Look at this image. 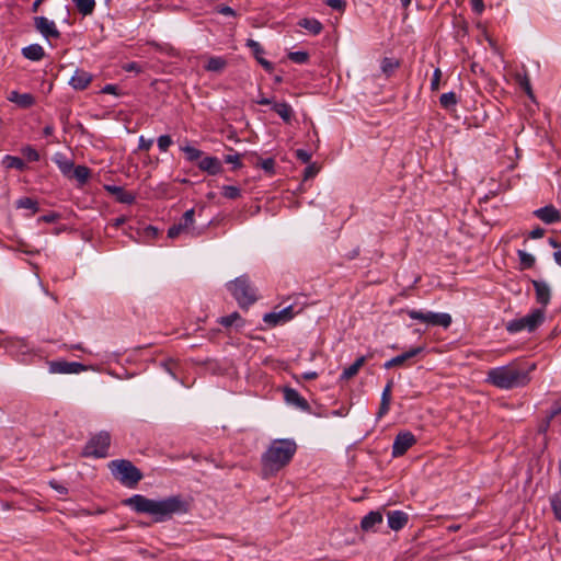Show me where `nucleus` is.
I'll use <instances>...</instances> for the list:
<instances>
[{"label":"nucleus","mask_w":561,"mask_h":561,"mask_svg":"<svg viewBox=\"0 0 561 561\" xmlns=\"http://www.w3.org/2000/svg\"><path fill=\"white\" fill-rule=\"evenodd\" d=\"M124 504L137 513L148 514L157 523L164 522L174 514H184L188 511V504L181 495H173L162 500L148 499L141 494H134L126 499Z\"/></svg>","instance_id":"f257e3e1"},{"label":"nucleus","mask_w":561,"mask_h":561,"mask_svg":"<svg viewBox=\"0 0 561 561\" xmlns=\"http://www.w3.org/2000/svg\"><path fill=\"white\" fill-rule=\"evenodd\" d=\"M297 450V444L291 438L274 439L262 455V472L265 478L276 474L287 466Z\"/></svg>","instance_id":"f03ea898"},{"label":"nucleus","mask_w":561,"mask_h":561,"mask_svg":"<svg viewBox=\"0 0 561 561\" xmlns=\"http://www.w3.org/2000/svg\"><path fill=\"white\" fill-rule=\"evenodd\" d=\"M529 380L528 370L520 368L515 363L491 368L486 374L489 383L505 390L526 386Z\"/></svg>","instance_id":"7ed1b4c3"},{"label":"nucleus","mask_w":561,"mask_h":561,"mask_svg":"<svg viewBox=\"0 0 561 561\" xmlns=\"http://www.w3.org/2000/svg\"><path fill=\"white\" fill-rule=\"evenodd\" d=\"M112 476L127 488H135L142 479L140 470L126 459H115L108 462Z\"/></svg>","instance_id":"20e7f679"},{"label":"nucleus","mask_w":561,"mask_h":561,"mask_svg":"<svg viewBox=\"0 0 561 561\" xmlns=\"http://www.w3.org/2000/svg\"><path fill=\"white\" fill-rule=\"evenodd\" d=\"M227 288L241 308L251 306L257 299L256 290L251 285L247 275L239 276L234 280L229 282Z\"/></svg>","instance_id":"39448f33"},{"label":"nucleus","mask_w":561,"mask_h":561,"mask_svg":"<svg viewBox=\"0 0 561 561\" xmlns=\"http://www.w3.org/2000/svg\"><path fill=\"white\" fill-rule=\"evenodd\" d=\"M546 314L543 309H534L528 314L513 319L505 324V329L511 334L523 331L531 333L536 331L545 321Z\"/></svg>","instance_id":"423d86ee"},{"label":"nucleus","mask_w":561,"mask_h":561,"mask_svg":"<svg viewBox=\"0 0 561 561\" xmlns=\"http://www.w3.org/2000/svg\"><path fill=\"white\" fill-rule=\"evenodd\" d=\"M407 313L410 319L417 320L432 327H442L447 329L453 321L451 316L447 312H434L411 309L408 310Z\"/></svg>","instance_id":"0eeeda50"},{"label":"nucleus","mask_w":561,"mask_h":561,"mask_svg":"<svg viewBox=\"0 0 561 561\" xmlns=\"http://www.w3.org/2000/svg\"><path fill=\"white\" fill-rule=\"evenodd\" d=\"M111 436L107 432H100L87 443L83 455L94 458H105L108 455Z\"/></svg>","instance_id":"6e6552de"},{"label":"nucleus","mask_w":561,"mask_h":561,"mask_svg":"<svg viewBox=\"0 0 561 561\" xmlns=\"http://www.w3.org/2000/svg\"><path fill=\"white\" fill-rule=\"evenodd\" d=\"M415 443L416 438L411 432L398 433L392 445V457L403 456Z\"/></svg>","instance_id":"1a4fd4ad"},{"label":"nucleus","mask_w":561,"mask_h":561,"mask_svg":"<svg viewBox=\"0 0 561 561\" xmlns=\"http://www.w3.org/2000/svg\"><path fill=\"white\" fill-rule=\"evenodd\" d=\"M294 318L293 306H287L279 311L265 313L263 321L270 327H276L290 321Z\"/></svg>","instance_id":"9d476101"},{"label":"nucleus","mask_w":561,"mask_h":561,"mask_svg":"<svg viewBox=\"0 0 561 561\" xmlns=\"http://www.w3.org/2000/svg\"><path fill=\"white\" fill-rule=\"evenodd\" d=\"M36 30L46 38H59L60 32L58 31L54 21L45 16H36L34 19Z\"/></svg>","instance_id":"9b49d317"},{"label":"nucleus","mask_w":561,"mask_h":561,"mask_svg":"<svg viewBox=\"0 0 561 561\" xmlns=\"http://www.w3.org/2000/svg\"><path fill=\"white\" fill-rule=\"evenodd\" d=\"M284 399L287 404L293 405L301 411L308 412L310 410V404L308 401L293 388L284 389Z\"/></svg>","instance_id":"f8f14e48"},{"label":"nucleus","mask_w":561,"mask_h":561,"mask_svg":"<svg viewBox=\"0 0 561 561\" xmlns=\"http://www.w3.org/2000/svg\"><path fill=\"white\" fill-rule=\"evenodd\" d=\"M85 366L77 362H51L50 371L56 374H79Z\"/></svg>","instance_id":"ddd939ff"},{"label":"nucleus","mask_w":561,"mask_h":561,"mask_svg":"<svg viewBox=\"0 0 561 561\" xmlns=\"http://www.w3.org/2000/svg\"><path fill=\"white\" fill-rule=\"evenodd\" d=\"M534 215L545 224H554L561 220V213L553 205H547L534 211Z\"/></svg>","instance_id":"4468645a"},{"label":"nucleus","mask_w":561,"mask_h":561,"mask_svg":"<svg viewBox=\"0 0 561 561\" xmlns=\"http://www.w3.org/2000/svg\"><path fill=\"white\" fill-rule=\"evenodd\" d=\"M247 47H249L252 51V54L254 55L255 59L257 60V62L267 71V72H272L273 69H274V66L271 61L266 60L264 57H263V54H264V49L263 47L261 46V44L254 39H248L247 41Z\"/></svg>","instance_id":"2eb2a0df"},{"label":"nucleus","mask_w":561,"mask_h":561,"mask_svg":"<svg viewBox=\"0 0 561 561\" xmlns=\"http://www.w3.org/2000/svg\"><path fill=\"white\" fill-rule=\"evenodd\" d=\"M104 190L111 195L115 196L116 201L123 204H133L135 202V194L125 191L122 186L112 184L104 185Z\"/></svg>","instance_id":"dca6fc26"},{"label":"nucleus","mask_w":561,"mask_h":561,"mask_svg":"<svg viewBox=\"0 0 561 561\" xmlns=\"http://www.w3.org/2000/svg\"><path fill=\"white\" fill-rule=\"evenodd\" d=\"M195 210L194 208H191L186 210L180 221L178 224H174L176 227H179V230L182 233H188L191 236H196L194 222H195Z\"/></svg>","instance_id":"f3484780"},{"label":"nucleus","mask_w":561,"mask_h":561,"mask_svg":"<svg viewBox=\"0 0 561 561\" xmlns=\"http://www.w3.org/2000/svg\"><path fill=\"white\" fill-rule=\"evenodd\" d=\"M92 81V76L84 70L77 69L69 80V84L75 90H84Z\"/></svg>","instance_id":"a211bd4d"},{"label":"nucleus","mask_w":561,"mask_h":561,"mask_svg":"<svg viewBox=\"0 0 561 561\" xmlns=\"http://www.w3.org/2000/svg\"><path fill=\"white\" fill-rule=\"evenodd\" d=\"M383 522L380 512H370L365 515L360 522L362 529L365 531H376L377 527Z\"/></svg>","instance_id":"6ab92c4d"},{"label":"nucleus","mask_w":561,"mask_h":561,"mask_svg":"<svg viewBox=\"0 0 561 561\" xmlns=\"http://www.w3.org/2000/svg\"><path fill=\"white\" fill-rule=\"evenodd\" d=\"M198 168L210 175H216L221 172V162L216 157H205L198 161Z\"/></svg>","instance_id":"aec40b11"},{"label":"nucleus","mask_w":561,"mask_h":561,"mask_svg":"<svg viewBox=\"0 0 561 561\" xmlns=\"http://www.w3.org/2000/svg\"><path fill=\"white\" fill-rule=\"evenodd\" d=\"M7 99L22 108H28L35 103L31 93H19L18 91H11Z\"/></svg>","instance_id":"412c9836"},{"label":"nucleus","mask_w":561,"mask_h":561,"mask_svg":"<svg viewBox=\"0 0 561 561\" xmlns=\"http://www.w3.org/2000/svg\"><path fill=\"white\" fill-rule=\"evenodd\" d=\"M533 285L535 287L537 301L542 306H547L550 301L549 285L542 280H533Z\"/></svg>","instance_id":"4be33fe9"},{"label":"nucleus","mask_w":561,"mask_h":561,"mask_svg":"<svg viewBox=\"0 0 561 561\" xmlns=\"http://www.w3.org/2000/svg\"><path fill=\"white\" fill-rule=\"evenodd\" d=\"M408 523V515L402 511H392L388 513V526L392 530L402 529Z\"/></svg>","instance_id":"5701e85b"},{"label":"nucleus","mask_w":561,"mask_h":561,"mask_svg":"<svg viewBox=\"0 0 561 561\" xmlns=\"http://www.w3.org/2000/svg\"><path fill=\"white\" fill-rule=\"evenodd\" d=\"M53 161L57 164V167L59 168L60 172L64 175H66V176L70 175V173L75 167V163L71 159H69L66 154H64L61 152H57L54 154Z\"/></svg>","instance_id":"b1692460"},{"label":"nucleus","mask_w":561,"mask_h":561,"mask_svg":"<svg viewBox=\"0 0 561 561\" xmlns=\"http://www.w3.org/2000/svg\"><path fill=\"white\" fill-rule=\"evenodd\" d=\"M272 110L287 124H289L295 116L291 105L286 102L274 103Z\"/></svg>","instance_id":"393cba45"},{"label":"nucleus","mask_w":561,"mask_h":561,"mask_svg":"<svg viewBox=\"0 0 561 561\" xmlns=\"http://www.w3.org/2000/svg\"><path fill=\"white\" fill-rule=\"evenodd\" d=\"M22 55L28 60L38 61L43 59L45 51L39 44H31L22 48Z\"/></svg>","instance_id":"a878e982"},{"label":"nucleus","mask_w":561,"mask_h":561,"mask_svg":"<svg viewBox=\"0 0 561 561\" xmlns=\"http://www.w3.org/2000/svg\"><path fill=\"white\" fill-rule=\"evenodd\" d=\"M365 362H366L365 356L358 357L352 365H350L348 367L343 369V371L340 376V379L348 380V379L353 378L354 376H356L358 374L359 369L362 368V366L365 364Z\"/></svg>","instance_id":"bb28decb"},{"label":"nucleus","mask_w":561,"mask_h":561,"mask_svg":"<svg viewBox=\"0 0 561 561\" xmlns=\"http://www.w3.org/2000/svg\"><path fill=\"white\" fill-rule=\"evenodd\" d=\"M298 25L305 30H307L309 33H311L312 35H318L321 33L323 26L321 24L320 21H318L317 19H309V18H306V19H301L299 22H298Z\"/></svg>","instance_id":"cd10ccee"},{"label":"nucleus","mask_w":561,"mask_h":561,"mask_svg":"<svg viewBox=\"0 0 561 561\" xmlns=\"http://www.w3.org/2000/svg\"><path fill=\"white\" fill-rule=\"evenodd\" d=\"M78 12L81 13L83 16L91 15L94 10L96 2L95 0H71Z\"/></svg>","instance_id":"c85d7f7f"},{"label":"nucleus","mask_w":561,"mask_h":561,"mask_svg":"<svg viewBox=\"0 0 561 561\" xmlns=\"http://www.w3.org/2000/svg\"><path fill=\"white\" fill-rule=\"evenodd\" d=\"M423 352V347L419 346V347H413L396 357H392L393 359V363L397 366H402L404 365L409 359L415 357L416 355H419L420 353Z\"/></svg>","instance_id":"c756f323"},{"label":"nucleus","mask_w":561,"mask_h":561,"mask_svg":"<svg viewBox=\"0 0 561 561\" xmlns=\"http://www.w3.org/2000/svg\"><path fill=\"white\" fill-rule=\"evenodd\" d=\"M227 66V60L222 57H210L205 65V69L211 72H220Z\"/></svg>","instance_id":"7c9ffc66"},{"label":"nucleus","mask_w":561,"mask_h":561,"mask_svg":"<svg viewBox=\"0 0 561 561\" xmlns=\"http://www.w3.org/2000/svg\"><path fill=\"white\" fill-rule=\"evenodd\" d=\"M2 164L7 169H16L20 171H23L25 169V163L21 158L10 154L3 157Z\"/></svg>","instance_id":"2f4dec72"},{"label":"nucleus","mask_w":561,"mask_h":561,"mask_svg":"<svg viewBox=\"0 0 561 561\" xmlns=\"http://www.w3.org/2000/svg\"><path fill=\"white\" fill-rule=\"evenodd\" d=\"M159 234V229L153 226H147L142 229L138 230V236L141 239V242L149 243L154 240Z\"/></svg>","instance_id":"473e14b6"},{"label":"nucleus","mask_w":561,"mask_h":561,"mask_svg":"<svg viewBox=\"0 0 561 561\" xmlns=\"http://www.w3.org/2000/svg\"><path fill=\"white\" fill-rule=\"evenodd\" d=\"M517 255L522 270L531 268L536 263L535 256L524 250H517Z\"/></svg>","instance_id":"72a5a7b5"},{"label":"nucleus","mask_w":561,"mask_h":561,"mask_svg":"<svg viewBox=\"0 0 561 561\" xmlns=\"http://www.w3.org/2000/svg\"><path fill=\"white\" fill-rule=\"evenodd\" d=\"M458 103V99L455 92L443 93L439 98V104L445 110L454 108Z\"/></svg>","instance_id":"f704fd0d"},{"label":"nucleus","mask_w":561,"mask_h":561,"mask_svg":"<svg viewBox=\"0 0 561 561\" xmlns=\"http://www.w3.org/2000/svg\"><path fill=\"white\" fill-rule=\"evenodd\" d=\"M181 150L184 152L186 160L190 162H195L197 160H201V158L203 156L202 150H199L195 147H192L190 145L182 146Z\"/></svg>","instance_id":"c9c22d12"},{"label":"nucleus","mask_w":561,"mask_h":561,"mask_svg":"<svg viewBox=\"0 0 561 561\" xmlns=\"http://www.w3.org/2000/svg\"><path fill=\"white\" fill-rule=\"evenodd\" d=\"M71 172L72 176L81 184H84L90 176V170L84 165L73 167Z\"/></svg>","instance_id":"e433bc0d"},{"label":"nucleus","mask_w":561,"mask_h":561,"mask_svg":"<svg viewBox=\"0 0 561 561\" xmlns=\"http://www.w3.org/2000/svg\"><path fill=\"white\" fill-rule=\"evenodd\" d=\"M16 207L30 209V210H32V214H35L38 210L37 202L30 197H22V198L18 199Z\"/></svg>","instance_id":"4c0bfd02"},{"label":"nucleus","mask_w":561,"mask_h":561,"mask_svg":"<svg viewBox=\"0 0 561 561\" xmlns=\"http://www.w3.org/2000/svg\"><path fill=\"white\" fill-rule=\"evenodd\" d=\"M550 504L556 518L561 522V490L551 496Z\"/></svg>","instance_id":"58836bf2"},{"label":"nucleus","mask_w":561,"mask_h":561,"mask_svg":"<svg viewBox=\"0 0 561 561\" xmlns=\"http://www.w3.org/2000/svg\"><path fill=\"white\" fill-rule=\"evenodd\" d=\"M255 165L263 169L266 173L274 174V172H275V160L273 158H267V159L257 158Z\"/></svg>","instance_id":"ea45409f"},{"label":"nucleus","mask_w":561,"mask_h":561,"mask_svg":"<svg viewBox=\"0 0 561 561\" xmlns=\"http://www.w3.org/2000/svg\"><path fill=\"white\" fill-rule=\"evenodd\" d=\"M288 58L293 61V62H296V64H299V65H302V64H306L309 59V55L307 51H304V50H297V51H291L288 54Z\"/></svg>","instance_id":"a19ab883"},{"label":"nucleus","mask_w":561,"mask_h":561,"mask_svg":"<svg viewBox=\"0 0 561 561\" xmlns=\"http://www.w3.org/2000/svg\"><path fill=\"white\" fill-rule=\"evenodd\" d=\"M222 195L226 197V198H229V199H236L238 197H240L241 195V191L239 187L237 186H233V185H225L222 187Z\"/></svg>","instance_id":"79ce46f5"},{"label":"nucleus","mask_w":561,"mask_h":561,"mask_svg":"<svg viewBox=\"0 0 561 561\" xmlns=\"http://www.w3.org/2000/svg\"><path fill=\"white\" fill-rule=\"evenodd\" d=\"M22 154L31 162H35L39 160V153L37 150L31 146H25L21 150Z\"/></svg>","instance_id":"37998d69"},{"label":"nucleus","mask_w":561,"mask_h":561,"mask_svg":"<svg viewBox=\"0 0 561 561\" xmlns=\"http://www.w3.org/2000/svg\"><path fill=\"white\" fill-rule=\"evenodd\" d=\"M172 139L169 135H161L158 139H157V145H158V148L160 151L162 152H165L170 146L172 145Z\"/></svg>","instance_id":"c03bdc74"},{"label":"nucleus","mask_w":561,"mask_h":561,"mask_svg":"<svg viewBox=\"0 0 561 561\" xmlns=\"http://www.w3.org/2000/svg\"><path fill=\"white\" fill-rule=\"evenodd\" d=\"M240 319H241V317L238 312H232L229 316L221 317L219 319V323L222 324L224 327L228 328V327H231L232 324H234Z\"/></svg>","instance_id":"a18cd8bd"},{"label":"nucleus","mask_w":561,"mask_h":561,"mask_svg":"<svg viewBox=\"0 0 561 561\" xmlns=\"http://www.w3.org/2000/svg\"><path fill=\"white\" fill-rule=\"evenodd\" d=\"M319 170H320V168L316 163L309 164L305 169L304 180H309V179L314 178L318 174Z\"/></svg>","instance_id":"49530a36"},{"label":"nucleus","mask_w":561,"mask_h":561,"mask_svg":"<svg viewBox=\"0 0 561 561\" xmlns=\"http://www.w3.org/2000/svg\"><path fill=\"white\" fill-rule=\"evenodd\" d=\"M440 77H442V71H440V69L436 68L434 70L433 78L431 80V90L432 91H437L439 89Z\"/></svg>","instance_id":"de8ad7c7"},{"label":"nucleus","mask_w":561,"mask_h":561,"mask_svg":"<svg viewBox=\"0 0 561 561\" xmlns=\"http://www.w3.org/2000/svg\"><path fill=\"white\" fill-rule=\"evenodd\" d=\"M295 154L296 158L300 160L302 163H309L311 160V153L305 149H297Z\"/></svg>","instance_id":"09e8293b"},{"label":"nucleus","mask_w":561,"mask_h":561,"mask_svg":"<svg viewBox=\"0 0 561 561\" xmlns=\"http://www.w3.org/2000/svg\"><path fill=\"white\" fill-rule=\"evenodd\" d=\"M325 3L333 10L337 11H344L346 7V2L344 0H327Z\"/></svg>","instance_id":"8fccbe9b"},{"label":"nucleus","mask_w":561,"mask_h":561,"mask_svg":"<svg viewBox=\"0 0 561 561\" xmlns=\"http://www.w3.org/2000/svg\"><path fill=\"white\" fill-rule=\"evenodd\" d=\"M225 161L227 163H230V164H233V169H239L241 168V162H240V154L236 153V154H227L226 158H225Z\"/></svg>","instance_id":"3c124183"},{"label":"nucleus","mask_w":561,"mask_h":561,"mask_svg":"<svg viewBox=\"0 0 561 561\" xmlns=\"http://www.w3.org/2000/svg\"><path fill=\"white\" fill-rule=\"evenodd\" d=\"M392 381H389L381 393V401L389 402L391 400Z\"/></svg>","instance_id":"603ef678"},{"label":"nucleus","mask_w":561,"mask_h":561,"mask_svg":"<svg viewBox=\"0 0 561 561\" xmlns=\"http://www.w3.org/2000/svg\"><path fill=\"white\" fill-rule=\"evenodd\" d=\"M153 144V139H146L144 136L139 137L138 148L139 150H149Z\"/></svg>","instance_id":"864d4df0"},{"label":"nucleus","mask_w":561,"mask_h":561,"mask_svg":"<svg viewBox=\"0 0 561 561\" xmlns=\"http://www.w3.org/2000/svg\"><path fill=\"white\" fill-rule=\"evenodd\" d=\"M519 85L520 88H523L525 90V92L530 96L533 98V91H531V85H530V82H529V79L525 76L523 77L520 80H519Z\"/></svg>","instance_id":"5fc2aeb1"},{"label":"nucleus","mask_w":561,"mask_h":561,"mask_svg":"<svg viewBox=\"0 0 561 561\" xmlns=\"http://www.w3.org/2000/svg\"><path fill=\"white\" fill-rule=\"evenodd\" d=\"M470 4L472 10L478 14H481L484 10L483 0H470Z\"/></svg>","instance_id":"6e6d98bb"},{"label":"nucleus","mask_w":561,"mask_h":561,"mask_svg":"<svg viewBox=\"0 0 561 561\" xmlns=\"http://www.w3.org/2000/svg\"><path fill=\"white\" fill-rule=\"evenodd\" d=\"M49 485L56 490L59 494L61 495H66L68 493V490L66 486H64L62 484H60L59 482H57L56 480H51L49 482Z\"/></svg>","instance_id":"4d7b16f0"},{"label":"nucleus","mask_w":561,"mask_h":561,"mask_svg":"<svg viewBox=\"0 0 561 561\" xmlns=\"http://www.w3.org/2000/svg\"><path fill=\"white\" fill-rule=\"evenodd\" d=\"M543 234H545V229H542L540 227H536L535 229H533L529 232V238H531V239H539V238H542Z\"/></svg>","instance_id":"13d9d810"},{"label":"nucleus","mask_w":561,"mask_h":561,"mask_svg":"<svg viewBox=\"0 0 561 561\" xmlns=\"http://www.w3.org/2000/svg\"><path fill=\"white\" fill-rule=\"evenodd\" d=\"M389 407H390L389 402L380 401V407H379V411L377 414L378 417H382L385 414H387L389 411Z\"/></svg>","instance_id":"bf43d9fd"},{"label":"nucleus","mask_w":561,"mask_h":561,"mask_svg":"<svg viewBox=\"0 0 561 561\" xmlns=\"http://www.w3.org/2000/svg\"><path fill=\"white\" fill-rule=\"evenodd\" d=\"M117 85H114V84H106L103 89H102V92L103 93H106V94H114V95H117Z\"/></svg>","instance_id":"052dcab7"},{"label":"nucleus","mask_w":561,"mask_h":561,"mask_svg":"<svg viewBox=\"0 0 561 561\" xmlns=\"http://www.w3.org/2000/svg\"><path fill=\"white\" fill-rule=\"evenodd\" d=\"M182 232L179 230V227H176L175 225L171 226L168 230V237L171 238V239H174L176 238L178 236H180Z\"/></svg>","instance_id":"680f3d73"},{"label":"nucleus","mask_w":561,"mask_h":561,"mask_svg":"<svg viewBox=\"0 0 561 561\" xmlns=\"http://www.w3.org/2000/svg\"><path fill=\"white\" fill-rule=\"evenodd\" d=\"M219 13L224 15H234V10L228 5H224L218 10Z\"/></svg>","instance_id":"e2e57ef3"},{"label":"nucleus","mask_w":561,"mask_h":561,"mask_svg":"<svg viewBox=\"0 0 561 561\" xmlns=\"http://www.w3.org/2000/svg\"><path fill=\"white\" fill-rule=\"evenodd\" d=\"M559 413H561V403L557 402L552 409H551V412H550V415H549V419H552L556 415H558Z\"/></svg>","instance_id":"0e129e2a"},{"label":"nucleus","mask_w":561,"mask_h":561,"mask_svg":"<svg viewBox=\"0 0 561 561\" xmlns=\"http://www.w3.org/2000/svg\"><path fill=\"white\" fill-rule=\"evenodd\" d=\"M302 378L305 380H313V379L318 378V373L317 371H306L302 374Z\"/></svg>","instance_id":"69168bd1"},{"label":"nucleus","mask_w":561,"mask_h":561,"mask_svg":"<svg viewBox=\"0 0 561 561\" xmlns=\"http://www.w3.org/2000/svg\"><path fill=\"white\" fill-rule=\"evenodd\" d=\"M256 103H257V104H260V105H272V106H273V104H274L275 102H273V101H272L271 99H268V98H261V99H259V100L256 101Z\"/></svg>","instance_id":"338daca9"},{"label":"nucleus","mask_w":561,"mask_h":561,"mask_svg":"<svg viewBox=\"0 0 561 561\" xmlns=\"http://www.w3.org/2000/svg\"><path fill=\"white\" fill-rule=\"evenodd\" d=\"M553 259H554V262H556L559 266H561V250L556 251V252L553 253Z\"/></svg>","instance_id":"774afa93"}]
</instances>
